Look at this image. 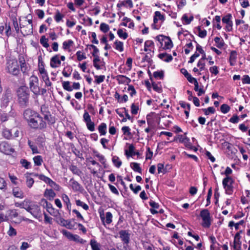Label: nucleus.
I'll return each instance as SVG.
<instances>
[{
    "label": "nucleus",
    "mask_w": 250,
    "mask_h": 250,
    "mask_svg": "<svg viewBox=\"0 0 250 250\" xmlns=\"http://www.w3.org/2000/svg\"><path fill=\"white\" fill-rule=\"evenodd\" d=\"M24 118L28 121L30 126L34 128H42L45 126V122L34 111L30 109L26 110L23 114Z\"/></svg>",
    "instance_id": "1"
},
{
    "label": "nucleus",
    "mask_w": 250,
    "mask_h": 250,
    "mask_svg": "<svg viewBox=\"0 0 250 250\" xmlns=\"http://www.w3.org/2000/svg\"><path fill=\"white\" fill-rule=\"evenodd\" d=\"M28 85L30 90L35 95H43L46 92V89L45 87L41 88L38 78L36 76L32 75L29 78Z\"/></svg>",
    "instance_id": "2"
},
{
    "label": "nucleus",
    "mask_w": 250,
    "mask_h": 250,
    "mask_svg": "<svg viewBox=\"0 0 250 250\" xmlns=\"http://www.w3.org/2000/svg\"><path fill=\"white\" fill-rule=\"evenodd\" d=\"M21 207L36 217H38L41 213L40 207L36 203L29 201H24L21 204Z\"/></svg>",
    "instance_id": "3"
},
{
    "label": "nucleus",
    "mask_w": 250,
    "mask_h": 250,
    "mask_svg": "<svg viewBox=\"0 0 250 250\" xmlns=\"http://www.w3.org/2000/svg\"><path fill=\"white\" fill-rule=\"evenodd\" d=\"M17 96L18 102L21 106L25 107L28 105L29 94L26 87L19 88L17 91Z\"/></svg>",
    "instance_id": "4"
},
{
    "label": "nucleus",
    "mask_w": 250,
    "mask_h": 250,
    "mask_svg": "<svg viewBox=\"0 0 250 250\" xmlns=\"http://www.w3.org/2000/svg\"><path fill=\"white\" fill-rule=\"evenodd\" d=\"M20 27L21 32L23 36L31 34L33 32L32 20H27L25 18L20 20Z\"/></svg>",
    "instance_id": "5"
},
{
    "label": "nucleus",
    "mask_w": 250,
    "mask_h": 250,
    "mask_svg": "<svg viewBox=\"0 0 250 250\" xmlns=\"http://www.w3.org/2000/svg\"><path fill=\"white\" fill-rule=\"evenodd\" d=\"M7 71L13 75H17L20 73L19 64L16 60H10L6 63Z\"/></svg>",
    "instance_id": "6"
},
{
    "label": "nucleus",
    "mask_w": 250,
    "mask_h": 250,
    "mask_svg": "<svg viewBox=\"0 0 250 250\" xmlns=\"http://www.w3.org/2000/svg\"><path fill=\"white\" fill-rule=\"evenodd\" d=\"M39 71L40 77L45 83V88L47 87L48 89H49V87H51V83L49 80L47 72L42 64L39 65Z\"/></svg>",
    "instance_id": "7"
},
{
    "label": "nucleus",
    "mask_w": 250,
    "mask_h": 250,
    "mask_svg": "<svg viewBox=\"0 0 250 250\" xmlns=\"http://www.w3.org/2000/svg\"><path fill=\"white\" fill-rule=\"evenodd\" d=\"M42 114L44 116L45 120L48 122L49 124H53L55 122V118L50 114L48 106L46 105H43L41 107Z\"/></svg>",
    "instance_id": "8"
},
{
    "label": "nucleus",
    "mask_w": 250,
    "mask_h": 250,
    "mask_svg": "<svg viewBox=\"0 0 250 250\" xmlns=\"http://www.w3.org/2000/svg\"><path fill=\"white\" fill-rule=\"evenodd\" d=\"M156 39L161 44H162L163 42H164L165 45L163 48L165 49H169L173 47L172 42L169 37H166L163 35H159L156 37Z\"/></svg>",
    "instance_id": "9"
},
{
    "label": "nucleus",
    "mask_w": 250,
    "mask_h": 250,
    "mask_svg": "<svg viewBox=\"0 0 250 250\" xmlns=\"http://www.w3.org/2000/svg\"><path fill=\"white\" fill-rule=\"evenodd\" d=\"M200 216L203 219L202 226L205 228H209L210 226V213L208 209H203L201 211Z\"/></svg>",
    "instance_id": "10"
},
{
    "label": "nucleus",
    "mask_w": 250,
    "mask_h": 250,
    "mask_svg": "<svg viewBox=\"0 0 250 250\" xmlns=\"http://www.w3.org/2000/svg\"><path fill=\"white\" fill-rule=\"evenodd\" d=\"M63 235L70 241L79 242L81 244H83L84 242V240L81 238L79 235L77 234H73L68 231L63 230Z\"/></svg>",
    "instance_id": "11"
},
{
    "label": "nucleus",
    "mask_w": 250,
    "mask_h": 250,
    "mask_svg": "<svg viewBox=\"0 0 250 250\" xmlns=\"http://www.w3.org/2000/svg\"><path fill=\"white\" fill-rule=\"evenodd\" d=\"M100 216L101 220L104 225H105V223L110 224L112 221V214L110 212H107L106 213L105 217L104 216V213H101Z\"/></svg>",
    "instance_id": "12"
},
{
    "label": "nucleus",
    "mask_w": 250,
    "mask_h": 250,
    "mask_svg": "<svg viewBox=\"0 0 250 250\" xmlns=\"http://www.w3.org/2000/svg\"><path fill=\"white\" fill-rule=\"evenodd\" d=\"M61 60H62V56L61 57V59L58 55L53 57L50 60V66L53 68L59 67L61 64Z\"/></svg>",
    "instance_id": "13"
},
{
    "label": "nucleus",
    "mask_w": 250,
    "mask_h": 250,
    "mask_svg": "<svg viewBox=\"0 0 250 250\" xmlns=\"http://www.w3.org/2000/svg\"><path fill=\"white\" fill-rule=\"evenodd\" d=\"M0 150L5 154H9L14 151L13 149L5 142H2L0 144Z\"/></svg>",
    "instance_id": "14"
},
{
    "label": "nucleus",
    "mask_w": 250,
    "mask_h": 250,
    "mask_svg": "<svg viewBox=\"0 0 250 250\" xmlns=\"http://www.w3.org/2000/svg\"><path fill=\"white\" fill-rule=\"evenodd\" d=\"M177 140L180 142L183 143L186 147H190L191 146L189 139L186 136V133L184 135H178L177 138L174 139V141Z\"/></svg>",
    "instance_id": "15"
},
{
    "label": "nucleus",
    "mask_w": 250,
    "mask_h": 250,
    "mask_svg": "<svg viewBox=\"0 0 250 250\" xmlns=\"http://www.w3.org/2000/svg\"><path fill=\"white\" fill-rule=\"evenodd\" d=\"M119 234L122 240L125 244H128L129 241V234L127 230H122L119 231Z\"/></svg>",
    "instance_id": "16"
},
{
    "label": "nucleus",
    "mask_w": 250,
    "mask_h": 250,
    "mask_svg": "<svg viewBox=\"0 0 250 250\" xmlns=\"http://www.w3.org/2000/svg\"><path fill=\"white\" fill-rule=\"evenodd\" d=\"M43 195L48 200H52L55 197L56 194L52 189H46Z\"/></svg>",
    "instance_id": "17"
},
{
    "label": "nucleus",
    "mask_w": 250,
    "mask_h": 250,
    "mask_svg": "<svg viewBox=\"0 0 250 250\" xmlns=\"http://www.w3.org/2000/svg\"><path fill=\"white\" fill-rule=\"evenodd\" d=\"M116 80L118 81L119 83L128 84L131 82V80L129 78L122 75H118L116 77Z\"/></svg>",
    "instance_id": "18"
},
{
    "label": "nucleus",
    "mask_w": 250,
    "mask_h": 250,
    "mask_svg": "<svg viewBox=\"0 0 250 250\" xmlns=\"http://www.w3.org/2000/svg\"><path fill=\"white\" fill-rule=\"evenodd\" d=\"M69 185L75 191L80 190L82 187L78 182L74 180L73 179H71L69 181Z\"/></svg>",
    "instance_id": "19"
},
{
    "label": "nucleus",
    "mask_w": 250,
    "mask_h": 250,
    "mask_svg": "<svg viewBox=\"0 0 250 250\" xmlns=\"http://www.w3.org/2000/svg\"><path fill=\"white\" fill-rule=\"evenodd\" d=\"M13 194L17 198H23L24 197L23 193L21 190L18 187H15L13 189Z\"/></svg>",
    "instance_id": "20"
},
{
    "label": "nucleus",
    "mask_w": 250,
    "mask_h": 250,
    "mask_svg": "<svg viewBox=\"0 0 250 250\" xmlns=\"http://www.w3.org/2000/svg\"><path fill=\"white\" fill-rule=\"evenodd\" d=\"M158 57L160 59L166 62H169L173 59L172 56L167 53H161L159 54Z\"/></svg>",
    "instance_id": "21"
},
{
    "label": "nucleus",
    "mask_w": 250,
    "mask_h": 250,
    "mask_svg": "<svg viewBox=\"0 0 250 250\" xmlns=\"http://www.w3.org/2000/svg\"><path fill=\"white\" fill-rule=\"evenodd\" d=\"M93 60V65L97 69L100 70L102 69L101 64L102 63V61L100 59L99 56L94 57Z\"/></svg>",
    "instance_id": "22"
},
{
    "label": "nucleus",
    "mask_w": 250,
    "mask_h": 250,
    "mask_svg": "<svg viewBox=\"0 0 250 250\" xmlns=\"http://www.w3.org/2000/svg\"><path fill=\"white\" fill-rule=\"evenodd\" d=\"M181 72L184 75L190 83H192L195 80H196L194 78L192 77L191 75L188 73L186 69L183 68L181 69Z\"/></svg>",
    "instance_id": "23"
},
{
    "label": "nucleus",
    "mask_w": 250,
    "mask_h": 250,
    "mask_svg": "<svg viewBox=\"0 0 250 250\" xmlns=\"http://www.w3.org/2000/svg\"><path fill=\"white\" fill-rule=\"evenodd\" d=\"M237 58V52L236 51H231L229 55V62L231 65H234Z\"/></svg>",
    "instance_id": "24"
},
{
    "label": "nucleus",
    "mask_w": 250,
    "mask_h": 250,
    "mask_svg": "<svg viewBox=\"0 0 250 250\" xmlns=\"http://www.w3.org/2000/svg\"><path fill=\"white\" fill-rule=\"evenodd\" d=\"M98 130L101 135H104L106 133V125L103 123L98 126Z\"/></svg>",
    "instance_id": "25"
},
{
    "label": "nucleus",
    "mask_w": 250,
    "mask_h": 250,
    "mask_svg": "<svg viewBox=\"0 0 250 250\" xmlns=\"http://www.w3.org/2000/svg\"><path fill=\"white\" fill-rule=\"evenodd\" d=\"M130 167L134 171L138 172L140 173H142V169L140 167L139 164L135 162H132L130 163Z\"/></svg>",
    "instance_id": "26"
},
{
    "label": "nucleus",
    "mask_w": 250,
    "mask_h": 250,
    "mask_svg": "<svg viewBox=\"0 0 250 250\" xmlns=\"http://www.w3.org/2000/svg\"><path fill=\"white\" fill-rule=\"evenodd\" d=\"M115 48L119 51L122 52L124 50V44L123 42L120 41L116 40L114 42Z\"/></svg>",
    "instance_id": "27"
},
{
    "label": "nucleus",
    "mask_w": 250,
    "mask_h": 250,
    "mask_svg": "<svg viewBox=\"0 0 250 250\" xmlns=\"http://www.w3.org/2000/svg\"><path fill=\"white\" fill-rule=\"evenodd\" d=\"M65 223H63V226H65L68 229H73L75 228L76 223L72 221H65Z\"/></svg>",
    "instance_id": "28"
},
{
    "label": "nucleus",
    "mask_w": 250,
    "mask_h": 250,
    "mask_svg": "<svg viewBox=\"0 0 250 250\" xmlns=\"http://www.w3.org/2000/svg\"><path fill=\"white\" fill-rule=\"evenodd\" d=\"M134 146L133 145L131 144L129 146L128 150H125V155L127 156H133L135 155Z\"/></svg>",
    "instance_id": "29"
},
{
    "label": "nucleus",
    "mask_w": 250,
    "mask_h": 250,
    "mask_svg": "<svg viewBox=\"0 0 250 250\" xmlns=\"http://www.w3.org/2000/svg\"><path fill=\"white\" fill-rule=\"evenodd\" d=\"M90 245L92 250H101L100 244L94 239L91 240Z\"/></svg>",
    "instance_id": "30"
},
{
    "label": "nucleus",
    "mask_w": 250,
    "mask_h": 250,
    "mask_svg": "<svg viewBox=\"0 0 250 250\" xmlns=\"http://www.w3.org/2000/svg\"><path fill=\"white\" fill-rule=\"evenodd\" d=\"M233 182V180L230 177L227 176L223 180V186L224 187L227 186L231 185Z\"/></svg>",
    "instance_id": "31"
},
{
    "label": "nucleus",
    "mask_w": 250,
    "mask_h": 250,
    "mask_svg": "<svg viewBox=\"0 0 250 250\" xmlns=\"http://www.w3.org/2000/svg\"><path fill=\"white\" fill-rule=\"evenodd\" d=\"M74 44L72 40H68L67 41H65L63 42V49H68L69 51H70V47L73 46Z\"/></svg>",
    "instance_id": "32"
},
{
    "label": "nucleus",
    "mask_w": 250,
    "mask_h": 250,
    "mask_svg": "<svg viewBox=\"0 0 250 250\" xmlns=\"http://www.w3.org/2000/svg\"><path fill=\"white\" fill-rule=\"evenodd\" d=\"M117 34L120 38L125 40L128 37V34L126 32H124L122 29H119L117 31Z\"/></svg>",
    "instance_id": "33"
},
{
    "label": "nucleus",
    "mask_w": 250,
    "mask_h": 250,
    "mask_svg": "<svg viewBox=\"0 0 250 250\" xmlns=\"http://www.w3.org/2000/svg\"><path fill=\"white\" fill-rule=\"evenodd\" d=\"M7 189V184L3 178L0 177V189L5 191Z\"/></svg>",
    "instance_id": "34"
},
{
    "label": "nucleus",
    "mask_w": 250,
    "mask_h": 250,
    "mask_svg": "<svg viewBox=\"0 0 250 250\" xmlns=\"http://www.w3.org/2000/svg\"><path fill=\"white\" fill-rule=\"evenodd\" d=\"M230 109V107L227 104H223L220 107V110L224 114L229 112Z\"/></svg>",
    "instance_id": "35"
},
{
    "label": "nucleus",
    "mask_w": 250,
    "mask_h": 250,
    "mask_svg": "<svg viewBox=\"0 0 250 250\" xmlns=\"http://www.w3.org/2000/svg\"><path fill=\"white\" fill-rule=\"evenodd\" d=\"M76 204L77 206L82 207L85 210H88L89 208V207L86 204L83 203L80 200H76Z\"/></svg>",
    "instance_id": "36"
},
{
    "label": "nucleus",
    "mask_w": 250,
    "mask_h": 250,
    "mask_svg": "<svg viewBox=\"0 0 250 250\" xmlns=\"http://www.w3.org/2000/svg\"><path fill=\"white\" fill-rule=\"evenodd\" d=\"M112 162L113 163V164H114V165L117 167H121L122 163L121 162V161H120L119 160V157H117V156H114L112 158Z\"/></svg>",
    "instance_id": "37"
},
{
    "label": "nucleus",
    "mask_w": 250,
    "mask_h": 250,
    "mask_svg": "<svg viewBox=\"0 0 250 250\" xmlns=\"http://www.w3.org/2000/svg\"><path fill=\"white\" fill-rule=\"evenodd\" d=\"M33 161L35 164L37 166H41L42 162V159L41 156L38 155L35 156L33 158Z\"/></svg>",
    "instance_id": "38"
},
{
    "label": "nucleus",
    "mask_w": 250,
    "mask_h": 250,
    "mask_svg": "<svg viewBox=\"0 0 250 250\" xmlns=\"http://www.w3.org/2000/svg\"><path fill=\"white\" fill-rule=\"evenodd\" d=\"M70 170L75 174L79 175L81 173L80 169L75 166L72 165L69 167Z\"/></svg>",
    "instance_id": "39"
},
{
    "label": "nucleus",
    "mask_w": 250,
    "mask_h": 250,
    "mask_svg": "<svg viewBox=\"0 0 250 250\" xmlns=\"http://www.w3.org/2000/svg\"><path fill=\"white\" fill-rule=\"evenodd\" d=\"M215 42L217 44V46L218 48H221L223 47L224 45V42L223 41L221 40V38L218 37H216L214 38Z\"/></svg>",
    "instance_id": "40"
},
{
    "label": "nucleus",
    "mask_w": 250,
    "mask_h": 250,
    "mask_svg": "<svg viewBox=\"0 0 250 250\" xmlns=\"http://www.w3.org/2000/svg\"><path fill=\"white\" fill-rule=\"evenodd\" d=\"M95 82L97 84H100V83L103 82L105 79V76L104 75H100V76H95Z\"/></svg>",
    "instance_id": "41"
},
{
    "label": "nucleus",
    "mask_w": 250,
    "mask_h": 250,
    "mask_svg": "<svg viewBox=\"0 0 250 250\" xmlns=\"http://www.w3.org/2000/svg\"><path fill=\"white\" fill-rule=\"evenodd\" d=\"M185 47H187L185 49V52L186 54H188L190 51L189 49H192L193 47L192 43L191 41H189L188 43H187L186 44Z\"/></svg>",
    "instance_id": "42"
},
{
    "label": "nucleus",
    "mask_w": 250,
    "mask_h": 250,
    "mask_svg": "<svg viewBox=\"0 0 250 250\" xmlns=\"http://www.w3.org/2000/svg\"><path fill=\"white\" fill-rule=\"evenodd\" d=\"M100 30L104 33H106L109 30V26L105 23H102L100 25Z\"/></svg>",
    "instance_id": "43"
},
{
    "label": "nucleus",
    "mask_w": 250,
    "mask_h": 250,
    "mask_svg": "<svg viewBox=\"0 0 250 250\" xmlns=\"http://www.w3.org/2000/svg\"><path fill=\"white\" fill-rule=\"evenodd\" d=\"M41 43L46 48H47L49 46V44L48 43V39L45 38V36H42L40 40Z\"/></svg>",
    "instance_id": "44"
},
{
    "label": "nucleus",
    "mask_w": 250,
    "mask_h": 250,
    "mask_svg": "<svg viewBox=\"0 0 250 250\" xmlns=\"http://www.w3.org/2000/svg\"><path fill=\"white\" fill-rule=\"evenodd\" d=\"M28 145L33 154L38 153L39 151L37 146L34 145L30 141H28Z\"/></svg>",
    "instance_id": "45"
},
{
    "label": "nucleus",
    "mask_w": 250,
    "mask_h": 250,
    "mask_svg": "<svg viewBox=\"0 0 250 250\" xmlns=\"http://www.w3.org/2000/svg\"><path fill=\"white\" fill-rule=\"evenodd\" d=\"M203 110L206 115H208L209 113L213 114L215 111V109L213 107H209L208 108L203 109Z\"/></svg>",
    "instance_id": "46"
},
{
    "label": "nucleus",
    "mask_w": 250,
    "mask_h": 250,
    "mask_svg": "<svg viewBox=\"0 0 250 250\" xmlns=\"http://www.w3.org/2000/svg\"><path fill=\"white\" fill-rule=\"evenodd\" d=\"M3 136L6 139H10L12 136L11 131L7 129H3Z\"/></svg>",
    "instance_id": "47"
},
{
    "label": "nucleus",
    "mask_w": 250,
    "mask_h": 250,
    "mask_svg": "<svg viewBox=\"0 0 250 250\" xmlns=\"http://www.w3.org/2000/svg\"><path fill=\"white\" fill-rule=\"evenodd\" d=\"M76 56L77 57V60L79 61H81L83 59H85L86 58L85 55L81 51H78L76 53Z\"/></svg>",
    "instance_id": "48"
},
{
    "label": "nucleus",
    "mask_w": 250,
    "mask_h": 250,
    "mask_svg": "<svg viewBox=\"0 0 250 250\" xmlns=\"http://www.w3.org/2000/svg\"><path fill=\"white\" fill-rule=\"evenodd\" d=\"M231 17H232L231 15L230 14H229L226 15L222 18V22L226 24L228 23L229 22L231 21Z\"/></svg>",
    "instance_id": "49"
},
{
    "label": "nucleus",
    "mask_w": 250,
    "mask_h": 250,
    "mask_svg": "<svg viewBox=\"0 0 250 250\" xmlns=\"http://www.w3.org/2000/svg\"><path fill=\"white\" fill-rule=\"evenodd\" d=\"M139 106L134 104H132L131 106V112L132 114L136 115L138 113Z\"/></svg>",
    "instance_id": "50"
},
{
    "label": "nucleus",
    "mask_w": 250,
    "mask_h": 250,
    "mask_svg": "<svg viewBox=\"0 0 250 250\" xmlns=\"http://www.w3.org/2000/svg\"><path fill=\"white\" fill-rule=\"evenodd\" d=\"M20 163L22 166L26 169H28L30 167V163L25 159H21Z\"/></svg>",
    "instance_id": "51"
},
{
    "label": "nucleus",
    "mask_w": 250,
    "mask_h": 250,
    "mask_svg": "<svg viewBox=\"0 0 250 250\" xmlns=\"http://www.w3.org/2000/svg\"><path fill=\"white\" fill-rule=\"evenodd\" d=\"M26 183L27 186L29 188H31L34 183V181L32 178L30 177H27Z\"/></svg>",
    "instance_id": "52"
},
{
    "label": "nucleus",
    "mask_w": 250,
    "mask_h": 250,
    "mask_svg": "<svg viewBox=\"0 0 250 250\" xmlns=\"http://www.w3.org/2000/svg\"><path fill=\"white\" fill-rule=\"evenodd\" d=\"M87 127L88 130L91 131H93L95 130V124L94 122L90 121L89 122L86 123Z\"/></svg>",
    "instance_id": "53"
},
{
    "label": "nucleus",
    "mask_w": 250,
    "mask_h": 250,
    "mask_svg": "<svg viewBox=\"0 0 250 250\" xmlns=\"http://www.w3.org/2000/svg\"><path fill=\"white\" fill-rule=\"evenodd\" d=\"M153 76L155 78H159L160 79H162L164 77V72L161 71H155L153 73Z\"/></svg>",
    "instance_id": "54"
},
{
    "label": "nucleus",
    "mask_w": 250,
    "mask_h": 250,
    "mask_svg": "<svg viewBox=\"0 0 250 250\" xmlns=\"http://www.w3.org/2000/svg\"><path fill=\"white\" fill-rule=\"evenodd\" d=\"M63 88L69 91L73 90L72 86H70L69 82H63Z\"/></svg>",
    "instance_id": "55"
},
{
    "label": "nucleus",
    "mask_w": 250,
    "mask_h": 250,
    "mask_svg": "<svg viewBox=\"0 0 250 250\" xmlns=\"http://www.w3.org/2000/svg\"><path fill=\"white\" fill-rule=\"evenodd\" d=\"M7 234L10 236H15L17 234V232L14 228L11 226H10L9 229L7 231Z\"/></svg>",
    "instance_id": "56"
},
{
    "label": "nucleus",
    "mask_w": 250,
    "mask_h": 250,
    "mask_svg": "<svg viewBox=\"0 0 250 250\" xmlns=\"http://www.w3.org/2000/svg\"><path fill=\"white\" fill-rule=\"evenodd\" d=\"M83 120L85 123L91 121L90 116L87 111H85L83 115Z\"/></svg>",
    "instance_id": "57"
},
{
    "label": "nucleus",
    "mask_w": 250,
    "mask_h": 250,
    "mask_svg": "<svg viewBox=\"0 0 250 250\" xmlns=\"http://www.w3.org/2000/svg\"><path fill=\"white\" fill-rule=\"evenodd\" d=\"M7 213L11 217H16L18 215L17 212L14 209H9L7 210Z\"/></svg>",
    "instance_id": "58"
},
{
    "label": "nucleus",
    "mask_w": 250,
    "mask_h": 250,
    "mask_svg": "<svg viewBox=\"0 0 250 250\" xmlns=\"http://www.w3.org/2000/svg\"><path fill=\"white\" fill-rule=\"evenodd\" d=\"M198 36L202 38H205L207 36L206 30H202L200 27H198Z\"/></svg>",
    "instance_id": "59"
},
{
    "label": "nucleus",
    "mask_w": 250,
    "mask_h": 250,
    "mask_svg": "<svg viewBox=\"0 0 250 250\" xmlns=\"http://www.w3.org/2000/svg\"><path fill=\"white\" fill-rule=\"evenodd\" d=\"M155 15L158 18V20L161 21H164L165 20V16L161 14L160 11H156L155 12Z\"/></svg>",
    "instance_id": "60"
},
{
    "label": "nucleus",
    "mask_w": 250,
    "mask_h": 250,
    "mask_svg": "<svg viewBox=\"0 0 250 250\" xmlns=\"http://www.w3.org/2000/svg\"><path fill=\"white\" fill-rule=\"evenodd\" d=\"M108 187H109L112 193H114L115 194H116L117 195H119V191H118L117 189L114 186H113L111 184H108Z\"/></svg>",
    "instance_id": "61"
},
{
    "label": "nucleus",
    "mask_w": 250,
    "mask_h": 250,
    "mask_svg": "<svg viewBox=\"0 0 250 250\" xmlns=\"http://www.w3.org/2000/svg\"><path fill=\"white\" fill-rule=\"evenodd\" d=\"M54 215L55 216L56 221L58 223L60 224L62 223V219L61 217V214L60 213L57 212Z\"/></svg>",
    "instance_id": "62"
},
{
    "label": "nucleus",
    "mask_w": 250,
    "mask_h": 250,
    "mask_svg": "<svg viewBox=\"0 0 250 250\" xmlns=\"http://www.w3.org/2000/svg\"><path fill=\"white\" fill-rule=\"evenodd\" d=\"M122 130L124 134L129 135L131 134L130 132V129L128 126H125L122 128Z\"/></svg>",
    "instance_id": "63"
},
{
    "label": "nucleus",
    "mask_w": 250,
    "mask_h": 250,
    "mask_svg": "<svg viewBox=\"0 0 250 250\" xmlns=\"http://www.w3.org/2000/svg\"><path fill=\"white\" fill-rule=\"evenodd\" d=\"M242 81L243 83L250 84V77L247 75L243 76Z\"/></svg>",
    "instance_id": "64"
}]
</instances>
